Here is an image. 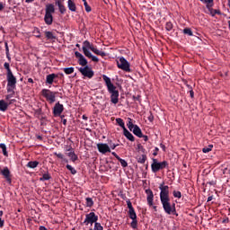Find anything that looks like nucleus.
<instances>
[{"label":"nucleus","instance_id":"obj_1","mask_svg":"<svg viewBox=\"0 0 230 230\" xmlns=\"http://www.w3.org/2000/svg\"><path fill=\"white\" fill-rule=\"evenodd\" d=\"M160 190V201L163 206V209L166 215H175L177 214V209L175 208V203H172L170 199V187L168 185H164V182L159 185Z\"/></svg>","mask_w":230,"mask_h":230},{"label":"nucleus","instance_id":"obj_2","mask_svg":"<svg viewBox=\"0 0 230 230\" xmlns=\"http://www.w3.org/2000/svg\"><path fill=\"white\" fill-rule=\"evenodd\" d=\"M102 79L105 82L108 93H111V103H114V105L118 104L119 102V91H118L114 84H112L109 76L103 75Z\"/></svg>","mask_w":230,"mask_h":230},{"label":"nucleus","instance_id":"obj_3","mask_svg":"<svg viewBox=\"0 0 230 230\" xmlns=\"http://www.w3.org/2000/svg\"><path fill=\"white\" fill-rule=\"evenodd\" d=\"M53 13H55V5L53 4H47L44 21L48 26H51L53 24Z\"/></svg>","mask_w":230,"mask_h":230},{"label":"nucleus","instance_id":"obj_4","mask_svg":"<svg viewBox=\"0 0 230 230\" xmlns=\"http://www.w3.org/2000/svg\"><path fill=\"white\" fill-rule=\"evenodd\" d=\"M58 94V92H53L49 89H43L41 90V95L49 103H55L57 102V95Z\"/></svg>","mask_w":230,"mask_h":230},{"label":"nucleus","instance_id":"obj_5","mask_svg":"<svg viewBox=\"0 0 230 230\" xmlns=\"http://www.w3.org/2000/svg\"><path fill=\"white\" fill-rule=\"evenodd\" d=\"M169 164L167 161L159 162L157 159L153 158V163L151 164V170L153 173H157L160 170H164V168H168Z\"/></svg>","mask_w":230,"mask_h":230},{"label":"nucleus","instance_id":"obj_6","mask_svg":"<svg viewBox=\"0 0 230 230\" xmlns=\"http://www.w3.org/2000/svg\"><path fill=\"white\" fill-rule=\"evenodd\" d=\"M117 66L119 69H121L126 73H132V69H130V63H128V61H127L123 57H120L117 60Z\"/></svg>","mask_w":230,"mask_h":230},{"label":"nucleus","instance_id":"obj_7","mask_svg":"<svg viewBox=\"0 0 230 230\" xmlns=\"http://www.w3.org/2000/svg\"><path fill=\"white\" fill-rule=\"evenodd\" d=\"M95 222H98V216L94 212H90L85 215V219L83 224H84V226H88L89 224L93 226Z\"/></svg>","mask_w":230,"mask_h":230},{"label":"nucleus","instance_id":"obj_8","mask_svg":"<svg viewBox=\"0 0 230 230\" xmlns=\"http://www.w3.org/2000/svg\"><path fill=\"white\" fill-rule=\"evenodd\" d=\"M129 218L132 220L130 223V227L132 229H137V214H136V209H131L128 211Z\"/></svg>","mask_w":230,"mask_h":230},{"label":"nucleus","instance_id":"obj_9","mask_svg":"<svg viewBox=\"0 0 230 230\" xmlns=\"http://www.w3.org/2000/svg\"><path fill=\"white\" fill-rule=\"evenodd\" d=\"M78 71L83 76H85V78H93V76H94V71H93V68L89 67V66L80 67Z\"/></svg>","mask_w":230,"mask_h":230},{"label":"nucleus","instance_id":"obj_10","mask_svg":"<svg viewBox=\"0 0 230 230\" xmlns=\"http://www.w3.org/2000/svg\"><path fill=\"white\" fill-rule=\"evenodd\" d=\"M84 46H86V48H88V49H91V51H93V53H94L95 55H99L100 57H107V53L94 48V46L92 45L91 42H89L88 40H85L84 42Z\"/></svg>","mask_w":230,"mask_h":230},{"label":"nucleus","instance_id":"obj_11","mask_svg":"<svg viewBox=\"0 0 230 230\" xmlns=\"http://www.w3.org/2000/svg\"><path fill=\"white\" fill-rule=\"evenodd\" d=\"M64 112V104H61L60 102H58L52 110V114L55 118H58L60 114Z\"/></svg>","mask_w":230,"mask_h":230},{"label":"nucleus","instance_id":"obj_12","mask_svg":"<svg viewBox=\"0 0 230 230\" xmlns=\"http://www.w3.org/2000/svg\"><path fill=\"white\" fill-rule=\"evenodd\" d=\"M75 58H78V64L79 66H82L83 67L87 66V59L82 55V53L75 51Z\"/></svg>","mask_w":230,"mask_h":230},{"label":"nucleus","instance_id":"obj_13","mask_svg":"<svg viewBox=\"0 0 230 230\" xmlns=\"http://www.w3.org/2000/svg\"><path fill=\"white\" fill-rule=\"evenodd\" d=\"M0 173L4 177L8 184H12V175L10 174V169H8V167L1 169Z\"/></svg>","mask_w":230,"mask_h":230},{"label":"nucleus","instance_id":"obj_14","mask_svg":"<svg viewBox=\"0 0 230 230\" xmlns=\"http://www.w3.org/2000/svg\"><path fill=\"white\" fill-rule=\"evenodd\" d=\"M7 78V85L13 87L14 85H17V78L15 75H13V73L6 74Z\"/></svg>","mask_w":230,"mask_h":230},{"label":"nucleus","instance_id":"obj_15","mask_svg":"<svg viewBox=\"0 0 230 230\" xmlns=\"http://www.w3.org/2000/svg\"><path fill=\"white\" fill-rule=\"evenodd\" d=\"M66 155L70 158V161H72V163H75V161H78V155H76V154H75V149H73V147H69L68 149H66Z\"/></svg>","mask_w":230,"mask_h":230},{"label":"nucleus","instance_id":"obj_16","mask_svg":"<svg viewBox=\"0 0 230 230\" xmlns=\"http://www.w3.org/2000/svg\"><path fill=\"white\" fill-rule=\"evenodd\" d=\"M97 148L101 154H107V152H111V147H109V145L107 144H97Z\"/></svg>","mask_w":230,"mask_h":230},{"label":"nucleus","instance_id":"obj_17","mask_svg":"<svg viewBox=\"0 0 230 230\" xmlns=\"http://www.w3.org/2000/svg\"><path fill=\"white\" fill-rule=\"evenodd\" d=\"M213 6H215V2L207 7L210 15L212 17H215L216 15H222V13L220 12V10L213 9Z\"/></svg>","mask_w":230,"mask_h":230},{"label":"nucleus","instance_id":"obj_18","mask_svg":"<svg viewBox=\"0 0 230 230\" xmlns=\"http://www.w3.org/2000/svg\"><path fill=\"white\" fill-rule=\"evenodd\" d=\"M146 193L147 195L146 200L148 206H154V192L152 191V190L147 189L146 190Z\"/></svg>","mask_w":230,"mask_h":230},{"label":"nucleus","instance_id":"obj_19","mask_svg":"<svg viewBox=\"0 0 230 230\" xmlns=\"http://www.w3.org/2000/svg\"><path fill=\"white\" fill-rule=\"evenodd\" d=\"M55 78H58V75L57 74H49L46 77V84H49V85L53 84V82H55Z\"/></svg>","mask_w":230,"mask_h":230},{"label":"nucleus","instance_id":"obj_20","mask_svg":"<svg viewBox=\"0 0 230 230\" xmlns=\"http://www.w3.org/2000/svg\"><path fill=\"white\" fill-rule=\"evenodd\" d=\"M130 131L133 132V134L137 137H143V131H141V128H139V126L135 125V127Z\"/></svg>","mask_w":230,"mask_h":230},{"label":"nucleus","instance_id":"obj_21","mask_svg":"<svg viewBox=\"0 0 230 230\" xmlns=\"http://www.w3.org/2000/svg\"><path fill=\"white\" fill-rule=\"evenodd\" d=\"M56 4L58 7L60 13H62V15H64V13H66V5H64V4H62V0L56 1Z\"/></svg>","mask_w":230,"mask_h":230},{"label":"nucleus","instance_id":"obj_22","mask_svg":"<svg viewBox=\"0 0 230 230\" xmlns=\"http://www.w3.org/2000/svg\"><path fill=\"white\" fill-rule=\"evenodd\" d=\"M123 133L125 137H127V139L129 141H136V137H134V135H132V133H130L127 128L123 129Z\"/></svg>","mask_w":230,"mask_h":230},{"label":"nucleus","instance_id":"obj_23","mask_svg":"<svg viewBox=\"0 0 230 230\" xmlns=\"http://www.w3.org/2000/svg\"><path fill=\"white\" fill-rule=\"evenodd\" d=\"M8 103L4 100H0V111L1 112H6L8 111Z\"/></svg>","mask_w":230,"mask_h":230},{"label":"nucleus","instance_id":"obj_24","mask_svg":"<svg viewBox=\"0 0 230 230\" xmlns=\"http://www.w3.org/2000/svg\"><path fill=\"white\" fill-rule=\"evenodd\" d=\"M67 6L70 12H76V4L75 2H73V0H68Z\"/></svg>","mask_w":230,"mask_h":230},{"label":"nucleus","instance_id":"obj_25","mask_svg":"<svg viewBox=\"0 0 230 230\" xmlns=\"http://www.w3.org/2000/svg\"><path fill=\"white\" fill-rule=\"evenodd\" d=\"M39 164H40L39 161H31L26 164V167L34 169V168H37Z\"/></svg>","mask_w":230,"mask_h":230},{"label":"nucleus","instance_id":"obj_26","mask_svg":"<svg viewBox=\"0 0 230 230\" xmlns=\"http://www.w3.org/2000/svg\"><path fill=\"white\" fill-rule=\"evenodd\" d=\"M83 53L87 57V58H91V57H93V54L89 51V48L85 45L83 46Z\"/></svg>","mask_w":230,"mask_h":230},{"label":"nucleus","instance_id":"obj_27","mask_svg":"<svg viewBox=\"0 0 230 230\" xmlns=\"http://www.w3.org/2000/svg\"><path fill=\"white\" fill-rule=\"evenodd\" d=\"M45 37L49 40H53L55 39H57V37H55V35L53 34V32L49 31H45Z\"/></svg>","mask_w":230,"mask_h":230},{"label":"nucleus","instance_id":"obj_28","mask_svg":"<svg viewBox=\"0 0 230 230\" xmlns=\"http://www.w3.org/2000/svg\"><path fill=\"white\" fill-rule=\"evenodd\" d=\"M116 123L119 127H120L121 128H123V130H125V121H123V119L121 118H117L116 119Z\"/></svg>","mask_w":230,"mask_h":230},{"label":"nucleus","instance_id":"obj_29","mask_svg":"<svg viewBox=\"0 0 230 230\" xmlns=\"http://www.w3.org/2000/svg\"><path fill=\"white\" fill-rule=\"evenodd\" d=\"M137 163L140 164H145L146 163V155H142L137 157Z\"/></svg>","mask_w":230,"mask_h":230},{"label":"nucleus","instance_id":"obj_30","mask_svg":"<svg viewBox=\"0 0 230 230\" xmlns=\"http://www.w3.org/2000/svg\"><path fill=\"white\" fill-rule=\"evenodd\" d=\"M50 179H51V174H49V172H47L42 174V177L40 178V181L41 182H44V181H49Z\"/></svg>","mask_w":230,"mask_h":230},{"label":"nucleus","instance_id":"obj_31","mask_svg":"<svg viewBox=\"0 0 230 230\" xmlns=\"http://www.w3.org/2000/svg\"><path fill=\"white\" fill-rule=\"evenodd\" d=\"M63 71L66 75H73V73H75V67H73V66H71V67H65V68H63Z\"/></svg>","mask_w":230,"mask_h":230},{"label":"nucleus","instance_id":"obj_32","mask_svg":"<svg viewBox=\"0 0 230 230\" xmlns=\"http://www.w3.org/2000/svg\"><path fill=\"white\" fill-rule=\"evenodd\" d=\"M86 208H93L94 206V201L92 199V198H86Z\"/></svg>","mask_w":230,"mask_h":230},{"label":"nucleus","instance_id":"obj_33","mask_svg":"<svg viewBox=\"0 0 230 230\" xmlns=\"http://www.w3.org/2000/svg\"><path fill=\"white\" fill-rule=\"evenodd\" d=\"M93 230H103V226L101 223H98V221H95ZM89 230H93V228H90Z\"/></svg>","mask_w":230,"mask_h":230},{"label":"nucleus","instance_id":"obj_34","mask_svg":"<svg viewBox=\"0 0 230 230\" xmlns=\"http://www.w3.org/2000/svg\"><path fill=\"white\" fill-rule=\"evenodd\" d=\"M200 1V3H202L203 4H206V8H208V6H210V4H213L215 3V0H199Z\"/></svg>","mask_w":230,"mask_h":230},{"label":"nucleus","instance_id":"obj_35","mask_svg":"<svg viewBox=\"0 0 230 230\" xmlns=\"http://www.w3.org/2000/svg\"><path fill=\"white\" fill-rule=\"evenodd\" d=\"M0 148L2 149V152H3L4 155L5 157H8V151H6V145L1 143V144H0Z\"/></svg>","mask_w":230,"mask_h":230},{"label":"nucleus","instance_id":"obj_36","mask_svg":"<svg viewBox=\"0 0 230 230\" xmlns=\"http://www.w3.org/2000/svg\"><path fill=\"white\" fill-rule=\"evenodd\" d=\"M54 155H57L58 159H61V161H64V163H69V161L64 157L62 153H54Z\"/></svg>","mask_w":230,"mask_h":230},{"label":"nucleus","instance_id":"obj_37","mask_svg":"<svg viewBox=\"0 0 230 230\" xmlns=\"http://www.w3.org/2000/svg\"><path fill=\"white\" fill-rule=\"evenodd\" d=\"M213 150V145H208L206 147H203L202 152L203 154H209Z\"/></svg>","mask_w":230,"mask_h":230},{"label":"nucleus","instance_id":"obj_38","mask_svg":"<svg viewBox=\"0 0 230 230\" xmlns=\"http://www.w3.org/2000/svg\"><path fill=\"white\" fill-rule=\"evenodd\" d=\"M17 85L14 86H9L7 84V93H9V94H15V89H16Z\"/></svg>","mask_w":230,"mask_h":230},{"label":"nucleus","instance_id":"obj_39","mask_svg":"<svg viewBox=\"0 0 230 230\" xmlns=\"http://www.w3.org/2000/svg\"><path fill=\"white\" fill-rule=\"evenodd\" d=\"M165 30L166 31H172V30H173V23H172V22H167L165 24Z\"/></svg>","mask_w":230,"mask_h":230},{"label":"nucleus","instance_id":"obj_40","mask_svg":"<svg viewBox=\"0 0 230 230\" xmlns=\"http://www.w3.org/2000/svg\"><path fill=\"white\" fill-rule=\"evenodd\" d=\"M184 35H189V37H193V31L190 28L183 29Z\"/></svg>","mask_w":230,"mask_h":230},{"label":"nucleus","instance_id":"obj_41","mask_svg":"<svg viewBox=\"0 0 230 230\" xmlns=\"http://www.w3.org/2000/svg\"><path fill=\"white\" fill-rule=\"evenodd\" d=\"M128 121L127 124L128 128L129 130H132L136 127V125H134V123L132 122V119H130V118L128 119Z\"/></svg>","mask_w":230,"mask_h":230},{"label":"nucleus","instance_id":"obj_42","mask_svg":"<svg viewBox=\"0 0 230 230\" xmlns=\"http://www.w3.org/2000/svg\"><path fill=\"white\" fill-rule=\"evenodd\" d=\"M172 195L174 199H181L182 197V193H181L179 190H173Z\"/></svg>","mask_w":230,"mask_h":230},{"label":"nucleus","instance_id":"obj_43","mask_svg":"<svg viewBox=\"0 0 230 230\" xmlns=\"http://www.w3.org/2000/svg\"><path fill=\"white\" fill-rule=\"evenodd\" d=\"M66 170H69L72 175H76V170L70 164H66Z\"/></svg>","mask_w":230,"mask_h":230},{"label":"nucleus","instance_id":"obj_44","mask_svg":"<svg viewBox=\"0 0 230 230\" xmlns=\"http://www.w3.org/2000/svg\"><path fill=\"white\" fill-rule=\"evenodd\" d=\"M118 161L120 163L122 168H127V166H128V164L127 163V161H125L121 157L119 158Z\"/></svg>","mask_w":230,"mask_h":230},{"label":"nucleus","instance_id":"obj_45","mask_svg":"<svg viewBox=\"0 0 230 230\" xmlns=\"http://www.w3.org/2000/svg\"><path fill=\"white\" fill-rule=\"evenodd\" d=\"M84 5L85 7V12L89 13L91 12V6H89V4H87V0H83Z\"/></svg>","mask_w":230,"mask_h":230},{"label":"nucleus","instance_id":"obj_46","mask_svg":"<svg viewBox=\"0 0 230 230\" xmlns=\"http://www.w3.org/2000/svg\"><path fill=\"white\" fill-rule=\"evenodd\" d=\"M4 69H6V71H7V74H10V73H12V69L10 68V63H4Z\"/></svg>","mask_w":230,"mask_h":230},{"label":"nucleus","instance_id":"obj_47","mask_svg":"<svg viewBox=\"0 0 230 230\" xmlns=\"http://www.w3.org/2000/svg\"><path fill=\"white\" fill-rule=\"evenodd\" d=\"M35 116H37V118H40V116H42V109L41 108L35 110Z\"/></svg>","mask_w":230,"mask_h":230},{"label":"nucleus","instance_id":"obj_48","mask_svg":"<svg viewBox=\"0 0 230 230\" xmlns=\"http://www.w3.org/2000/svg\"><path fill=\"white\" fill-rule=\"evenodd\" d=\"M127 206H128V211L134 209V207L132 206V202L130 201V199H127Z\"/></svg>","mask_w":230,"mask_h":230},{"label":"nucleus","instance_id":"obj_49","mask_svg":"<svg viewBox=\"0 0 230 230\" xmlns=\"http://www.w3.org/2000/svg\"><path fill=\"white\" fill-rule=\"evenodd\" d=\"M147 119H148V121H150V123H152V121H154V114H152V111L149 112Z\"/></svg>","mask_w":230,"mask_h":230},{"label":"nucleus","instance_id":"obj_50","mask_svg":"<svg viewBox=\"0 0 230 230\" xmlns=\"http://www.w3.org/2000/svg\"><path fill=\"white\" fill-rule=\"evenodd\" d=\"M134 102H141V95L133 96Z\"/></svg>","mask_w":230,"mask_h":230},{"label":"nucleus","instance_id":"obj_51","mask_svg":"<svg viewBox=\"0 0 230 230\" xmlns=\"http://www.w3.org/2000/svg\"><path fill=\"white\" fill-rule=\"evenodd\" d=\"M90 58H92L93 62H100V59L96 56L92 55V57H90Z\"/></svg>","mask_w":230,"mask_h":230},{"label":"nucleus","instance_id":"obj_52","mask_svg":"<svg viewBox=\"0 0 230 230\" xmlns=\"http://www.w3.org/2000/svg\"><path fill=\"white\" fill-rule=\"evenodd\" d=\"M110 146H111V148L112 150H114V149L116 148V146H119V145L111 142V143H110Z\"/></svg>","mask_w":230,"mask_h":230},{"label":"nucleus","instance_id":"obj_53","mask_svg":"<svg viewBox=\"0 0 230 230\" xmlns=\"http://www.w3.org/2000/svg\"><path fill=\"white\" fill-rule=\"evenodd\" d=\"M158 152H159V147H155L153 152V155L155 157L157 155Z\"/></svg>","mask_w":230,"mask_h":230},{"label":"nucleus","instance_id":"obj_54","mask_svg":"<svg viewBox=\"0 0 230 230\" xmlns=\"http://www.w3.org/2000/svg\"><path fill=\"white\" fill-rule=\"evenodd\" d=\"M5 46V53H10V49L8 48V43H4Z\"/></svg>","mask_w":230,"mask_h":230},{"label":"nucleus","instance_id":"obj_55","mask_svg":"<svg viewBox=\"0 0 230 230\" xmlns=\"http://www.w3.org/2000/svg\"><path fill=\"white\" fill-rule=\"evenodd\" d=\"M10 98H13V93H9L5 96V100H10Z\"/></svg>","mask_w":230,"mask_h":230},{"label":"nucleus","instance_id":"obj_56","mask_svg":"<svg viewBox=\"0 0 230 230\" xmlns=\"http://www.w3.org/2000/svg\"><path fill=\"white\" fill-rule=\"evenodd\" d=\"M3 10H4V4L3 2H0V12H3Z\"/></svg>","mask_w":230,"mask_h":230},{"label":"nucleus","instance_id":"obj_57","mask_svg":"<svg viewBox=\"0 0 230 230\" xmlns=\"http://www.w3.org/2000/svg\"><path fill=\"white\" fill-rule=\"evenodd\" d=\"M6 58L9 60V62L12 60V58L10 57V52H6Z\"/></svg>","mask_w":230,"mask_h":230},{"label":"nucleus","instance_id":"obj_58","mask_svg":"<svg viewBox=\"0 0 230 230\" xmlns=\"http://www.w3.org/2000/svg\"><path fill=\"white\" fill-rule=\"evenodd\" d=\"M190 98H194L195 93L192 90H190Z\"/></svg>","mask_w":230,"mask_h":230},{"label":"nucleus","instance_id":"obj_59","mask_svg":"<svg viewBox=\"0 0 230 230\" xmlns=\"http://www.w3.org/2000/svg\"><path fill=\"white\" fill-rule=\"evenodd\" d=\"M111 154L114 155V157H115L117 160H119V159L120 158L119 155H118V154H116V152H112Z\"/></svg>","mask_w":230,"mask_h":230},{"label":"nucleus","instance_id":"obj_60","mask_svg":"<svg viewBox=\"0 0 230 230\" xmlns=\"http://www.w3.org/2000/svg\"><path fill=\"white\" fill-rule=\"evenodd\" d=\"M36 33H38L36 34L37 39H40V31L37 30Z\"/></svg>","mask_w":230,"mask_h":230},{"label":"nucleus","instance_id":"obj_61","mask_svg":"<svg viewBox=\"0 0 230 230\" xmlns=\"http://www.w3.org/2000/svg\"><path fill=\"white\" fill-rule=\"evenodd\" d=\"M141 137H143L144 141H148V136L143 135Z\"/></svg>","mask_w":230,"mask_h":230},{"label":"nucleus","instance_id":"obj_62","mask_svg":"<svg viewBox=\"0 0 230 230\" xmlns=\"http://www.w3.org/2000/svg\"><path fill=\"white\" fill-rule=\"evenodd\" d=\"M62 123H63V125H65V126L67 125V119H62Z\"/></svg>","mask_w":230,"mask_h":230},{"label":"nucleus","instance_id":"obj_63","mask_svg":"<svg viewBox=\"0 0 230 230\" xmlns=\"http://www.w3.org/2000/svg\"><path fill=\"white\" fill-rule=\"evenodd\" d=\"M39 229L40 230H48V228H46V226H40Z\"/></svg>","mask_w":230,"mask_h":230},{"label":"nucleus","instance_id":"obj_64","mask_svg":"<svg viewBox=\"0 0 230 230\" xmlns=\"http://www.w3.org/2000/svg\"><path fill=\"white\" fill-rule=\"evenodd\" d=\"M28 83L29 84H33V79L32 78H28Z\"/></svg>","mask_w":230,"mask_h":230}]
</instances>
